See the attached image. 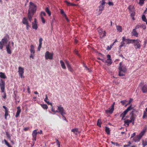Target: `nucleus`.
Returning <instances> with one entry per match:
<instances>
[{
    "instance_id": "nucleus-57",
    "label": "nucleus",
    "mask_w": 147,
    "mask_h": 147,
    "mask_svg": "<svg viewBox=\"0 0 147 147\" xmlns=\"http://www.w3.org/2000/svg\"><path fill=\"white\" fill-rule=\"evenodd\" d=\"M108 4L109 6H113L114 5L113 3L111 2H109L108 3Z\"/></svg>"
},
{
    "instance_id": "nucleus-52",
    "label": "nucleus",
    "mask_w": 147,
    "mask_h": 147,
    "mask_svg": "<svg viewBox=\"0 0 147 147\" xmlns=\"http://www.w3.org/2000/svg\"><path fill=\"white\" fill-rule=\"evenodd\" d=\"M65 3L68 6H69L70 5V3L68 2L67 1H65Z\"/></svg>"
},
{
    "instance_id": "nucleus-7",
    "label": "nucleus",
    "mask_w": 147,
    "mask_h": 147,
    "mask_svg": "<svg viewBox=\"0 0 147 147\" xmlns=\"http://www.w3.org/2000/svg\"><path fill=\"white\" fill-rule=\"evenodd\" d=\"M56 112L57 113H60L61 115L66 114L65 110L61 105L57 106V110L56 111Z\"/></svg>"
},
{
    "instance_id": "nucleus-27",
    "label": "nucleus",
    "mask_w": 147,
    "mask_h": 147,
    "mask_svg": "<svg viewBox=\"0 0 147 147\" xmlns=\"http://www.w3.org/2000/svg\"><path fill=\"white\" fill-rule=\"evenodd\" d=\"M125 125H127L128 127L129 125V123L131 122L129 121V119H126L124 121Z\"/></svg>"
},
{
    "instance_id": "nucleus-41",
    "label": "nucleus",
    "mask_w": 147,
    "mask_h": 147,
    "mask_svg": "<svg viewBox=\"0 0 147 147\" xmlns=\"http://www.w3.org/2000/svg\"><path fill=\"white\" fill-rule=\"evenodd\" d=\"M145 0H139V2L138 3V4L141 6H142L144 3Z\"/></svg>"
},
{
    "instance_id": "nucleus-47",
    "label": "nucleus",
    "mask_w": 147,
    "mask_h": 147,
    "mask_svg": "<svg viewBox=\"0 0 147 147\" xmlns=\"http://www.w3.org/2000/svg\"><path fill=\"white\" fill-rule=\"evenodd\" d=\"M4 141L5 143V144L8 147L10 145L9 144V143L7 142V141L5 140H4Z\"/></svg>"
},
{
    "instance_id": "nucleus-54",
    "label": "nucleus",
    "mask_w": 147,
    "mask_h": 147,
    "mask_svg": "<svg viewBox=\"0 0 147 147\" xmlns=\"http://www.w3.org/2000/svg\"><path fill=\"white\" fill-rule=\"evenodd\" d=\"M127 101V100H122V101H121V103L123 105H124L125 104V102Z\"/></svg>"
},
{
    "instance_id": "nucleus-60",
    "label": "nucleus",
    "mask_w": 147,
    "mask_h": 147,
    "mask_svg": "<svg viewBox=\"0 0 147 147\" xmlns=\"http://www.w3.org/2000/svg\"><path fill=\"white\" fill-rule=\"evenodd\" d=\"M107 57L108 58L107 59V60H109V59H111V55H107Z\"/></svg>"
},
{
    "instance_id": "nucleus-34",
    "label": "nucleus",
    "mask_w": 147,
    "mask_h": 147,
    "mask_svg": "<svg viewBox=\"0 0 147 147\" xmlns=\"http://www.w3.org/2000/svg\"><path fill=\"white\" fill-rule=\"evenodd\" d=\"M116 27L118 31H119L120 32H122V29L121 26H116Z\"/></svg>"
},
{
    "instance_id": "nucleus-3",
    "label": "nucleus",
    "mask_w": 147,
    "mask_h": 147,
    "mask_svg": "<svg viewBox=\"0 0 147 147\" xmlns=\"http://www.w3.org/2000/svg\"><path fill=\"white\" fill-rule=\"evenodd\" d=\"M29 8L28 11L34 14L36 10V5L31 2L29 3Z\"/></svg>"
},
{
    "instance_id": "nucleus-51",
    "label": "nucleus",
    "mask_w": 147,
    "mask_h": 147,
    "mask_svg": "<svg viewBox=\"0 0 147 147\" xmlns=\"http://www.w3.org/2000/svg\"><path fill=\"white\" fill-rule=\"evenodd\" d=\"M30 128V127H24L23 129V130L24 131H27Z\"/></svg>"
},
{
    "instance_id": "nucleus-21",
    "label": "nucleus",
    "mask_w": 147,
    "mask_h": 147,
    "mask_svg": "<svg viewBox=\"0 0 147 147\" xmlns=\"http://www.w3.org/2000/svg\"><path fill=\"white\" fill-rule=\"evenodd\" d=\"M114 108L112 107L111 106L109 108L108 110H106L105 111L107 113H109L110 114H112L114 111Z\"/></svg>"
},
{
    "instance_id": "nucleus-28",
    "label": "nucleus",
    "mask_w": 147,
    "mask_h": 147,
    "mask_svg": "<svg viewBox=\"0 0 147 147\" xmlns=\"http://www.w3.org/2000/svg\"><path fill=\"white\" fill-rule=\"evenodd\" d=\"M145 111H144L143 115L142 116V118L144 119L146 117H147V107L145 109Z\"/></svg>"
},
{
    "instance_id": "nucleus-20",
    "label": "nucleus",
    "mask_w": 147,
    "mask_h": 147,
    "mask_svg": "<svg viewBox=\"0 0 147 147\" xmlns=\"http://www.w3.org/2000/svg\"><path fill=\"white\" fill-rule=\"evenodd\" d=\"M17 111L16 112L15 117L17 118L19 117L21 112V109L20 107L19 106L17 107Z\"/></svg>"
},
{
    "instance_id": "nucleus-12",
    "label": "nucleus",
    "mask_w": 147,
    "mask_h": 147,
    "mask_svg": "<svg viewBox=\"0 0 147 147\" xmlns=\"http://www.w3.org/2000/svg\"><path fill=\"white\" fill-rule=\"evenodd\" d=\"M24 69L21 67H18V72L21 78L23 77V75L24 73Z\"/></svg>"
},
{
    "instance_id": "nucleus-11",
    "label": "nucleus",
    "mask_w": 147,
    "mask_h": 147,
    "mask_svg": "<svg viewBox=\"0 0 147 147\" xmlns=\"http://www.w3.org/2000/svg\"><path fill=\"white\" fill-rule=\"evenodd\" d=\"M37 134V130L35 129L33 131L32 134V136L33 137L32 143L34 144L35 143V142L36 140V136Z\"/></svg>"
},
{
    "instance_id": "nucleus-31",
    "label": "nucleus",
    "mask_w": 147,
    "mask_h": 147,
    "mask_svg": "<svg viewBox=\"0 0 147 147\" xmlns=\"http://www.w3.org/2000/svg\"><path fill=\"white\" fill-rule=\"evenodd\" d=\"M45 10L46 12L48 13L49 16H50L51 15V12L49 9L48 7H46Z\"/></svg>"
},
{
    "instance_id": "nucleus-61",
    "label": "nucleus",
    "mask_w": 147,
    "mask_h": 147,
    "mask_svg": "<svg viewBox=\"0 0 147 147\" xmlns=\"http://www.w3.org/2000/svg\"><path fill=\"white\" fill-rule=\"evenodd\" d=\"M136 135V133H133L131 135V138H132L133 137H134Z\"/></svg>"
},
{
    "instance_id": "nucleus-5",
    "label": "nucleus",
    "mask_w": 147,
    "mask_h": 147,
    "mask_svg": "<svg viewBox=\"0 0 147 147\" xmlns=\"http://www.w3.org/2000/svg\"><path fill=\"white\" fill-rule=\"evenodd\" d=\"M132 43H134V46L136 49H140L141 47V45L139 43L140 41L139 39H132Z\"/></svg>"
},
{
    "instance_id": "nucleus-14",
    "label": "nucleus",
    "mask_w": 147,
    "mask_h": 147,
    "mask_svg": "<svg viewBox=\"0 0 147 147\" xmlns=\"http://www.w3.org/2000/svg\"><path fill=\"white\" fill-rule=\"evenodd\" d=\"M65 62L69 71L71 72H73V69L71 67V65L69 64V61L66 60L65 61Z\"/></svg>"
},
{
    "instance_id": "nucleus-1",
    "label": "nucleus",
    "mask_w": 147,
    "mask_h": 147,
    "mask_svg": "<svg viewBox=\"0 0 147 147\" xmlns=\"http://www.w3.org/2000/svg\"><path fill=\"white\" fill-rule=\"evenodd\" d=\"M122 41L121 42L120 45L119 47V51H121V47H125L126 44H129L130 43H132V39H130L129 38H126L123 36L122 38Z\"/></svg>"
},
{
    "instance_id": "nucleus-6",
    "label": "nucleus",
    "mask_w": 147,
    "mask_h": 147,
    "mask_svg": "<svg viewBox=\"0 0 147 147\" xmlns=\"http://www.w3.org/2000/svg\"><path fill=\"white\" fill-rule=\"evenodd\" d=\"M105 1V0H102V1H100V2L101 3V4L99 7V15H100L102 13V11L104 9L105 5L106 3Z\"/></svg>"
},
{
    "instance_id": "nucleus-19",
    "label": "nucleus",
    "mask_w": 147,
    "mask_h": 147,
    "mask_svg": "<svg viewBox=\"0 0 147 147\" xmlns=\"http://www.w3.org/2000/svg\"><path fill=\"white\" fill-rule=\"evenodd\" d=\"M131 34L132 36H134L136 37H138V33L137 32L135 29H133L132 32L131 33Z\"/></svg>"
},
{
    "instance_id": "nucleus-43",
    "label": "nucleus",
    "mask_w": 147,
    "mask_h": 147,
    "mask_svg": "<svg viewBox=\"0 0 147 147\" xmlns=\"http://www.w3.org/2000/svg\"><path fill=\"white\" fill-rule=\"evenodd\" d=\"M102 34H103V35L101 36H100V37L102 38H103V37H105L106 36V32L105 31H102Z\"/></svg>"
},
{
    "instance_id": "nucleus-44",
    "label": "nucleus",
    "mask_w": 147,
    "mask_h": 147,
    "mask_svg": "<svg viewBox=\"0 0 147 147\" xmlns=\"http://www.w3.org/2000/svg\"><path fill=\"white\" fill-rule=\"evenodd\" d=\"M6 134L7 138L10 140H11V137L10 134H9L8 132H6Z\"/></svg>"
},
{
    "instance_id": "nucleus-15",
    "label": "nucleus",
    "mask_w": 147,
    "mask_h": 147,
    "mask_svg": "<svg viewBox=\"0 0 147 147\" xmlns=\"http://www.w3.org/2000/svg\"><path fill=\"white\" fill-rule=\"evenodd\" d=\"M3 107L5 109V119H7V117L8 115V109L5 106H3Z\"/></svg>"
},
{
    "instance_id": "nucleus-30",
    "label": "nucleus",
    "mask_w": 147,
    "mask_h": 147,
    "mask_svg": "<svg viewBox=\"0 0 147 147\" xmlns=\"http://www.w3.org/2000/svg\"><path fill=\"white\" fill-rule=\"evenodd\" d=\"M0 77L2 78L5 79L6 78V76L4 73L0 72Z\"/></svg>"
},
{
    "instance_id": "nucleus-17",
    "label": "nucleus",
    "mask_w": 147,
    "mask_h": 147,
    "mask_svg": "<svg viewBox=\"0 0 147 147\" xmlns=\"http://www.w3.org/2000/svg\"><path fill=\"white\" fill-rule=\"evenodd\" d=\"M43 40V39L42 38H40L39 40V44L38 46V51H40V49L42 47V41Z\"/></svg>"
},
{
    "instance_id": "nucleus-32",
    "label": "nucleus",
    "mask_w": 147,
    "mask_h": 147,
    "mask_svg": "<svg viewBox=\"0 0 147 147\" xmlns=\"http://www.w3.org/2000/svg\"><path fill=\"white\" fill-rule=\"evenodd\" d=\"M132 104L129 106L127 109L125 111L127 113L129 111L132 110L133 109V107H132Z\"/></svg>"
},
{
    "instance_id": "nucleus-26",
    "label": "nucleus",
    "mask_w": 147,
    "mask_h": 147,
    "mask_svg": "<svg viewBox=\"0 0 147 147\" xmlns=\"http://www.w3.org/2000/svg\"><path fill=\"white\" fill-rule=\"evenodd\" d=\"M127 113L125 111H124V112L120 115V117H122V119H123V118L125 117V116Z\"/></svg>"
},
{
    "instance_id": "nucleus-59",
    "label": "nucleus",
    "mask_w": 147,
    "mask_h": 147,
    "mask_svg": "<svg viewBox=\"0 0 147 147\" xmlns=\"http://www.w3.org/2000/svg\"><path fill=\"white\" fill-rule=\"evenodd\" d=\"M74 53L76 54L77 55H78L79 56V55L78 54V51L76 49H75L74 51Z\"/></svg>"
},
{
    "instance_id": "nucleus-36",
    "label": "nucleus",
    "mask_w": 147,
    "mask_h": 147,
    "mask_svg": "<svg viewBox=\"0 0 147 147\" xmlns=\"http://www.w3.org/2000/svg\"><path fill=\"white\" fill-rule=\"evenodd\" d=\"M102 123L101 119H98V120L97 125L99 127H101V124Z\"/></svg>"
},
{
    "instance_id": "nucleus-64",
    "label": "nucleus",
    "mask_w": 147,
    "mask_h": 147,
    "mask_svg": "<svg viewBox=\"0 0 147 147\" xmlns=\"http://www.w3.org/2000/svg\"><path fill=\"white\" fill-rule=\"evenodd\" d=\"M134 111H132V112L130 113V115L131 116H134Z\"/></svg>"
},
{
    "instance_id": "nucleus-53",
    "label": "nucleus",
    "mask_w": 147,
    "mask_h": 147,
    "mask_svg": "<svg viewBox=\"0 0 147 147\" xmlns=\"http://www.w3.org/2000/svg\"><path fill=\"white\" fill-rule=\"evenodd\" d=\"M41 18L42 22L44 24L45 23V21L44 18L43 17V16H41Z\"/></svg>"
},
{
    "instance_id": "nucleus-56",
    "label": "nucleus",
    "mask_w": 147,
    "mask_h": 147,
    "mask_svg": "<svg viewBox=\"0 0 147 147\" xmlns=\"http://www.w3.org/2000/svg\"><path fill=\"white\" fill-rule=\"evenodd\" d=\"M144 47L145 48L146 46V44L147 43V41L146 40H145L144 42Z\"/></svg>"
},
{
    "instance_id": "nucleus-39",
    "label": "nucleus",
    "mask_w": 147,
    "mask_h": 147,
    "mask_svg": "<svg viewBox=\"0 0 147 147\" xmlns=\"http://www.w3.org/2000/svg\"><path fill=\"white\" fill-rule=\"evenodd\" d=\"M78 129L77 128H75L73 129H72L71 130V131L73 132H74V134H76V132H78Z\"/></svg>"
},
{
    "instance_id": "nucleus-24",
    "label": "nucleus",
    "mask_w": 147,
    "mask_h": 147,
    "mask_svg": "<svg viewBox=\"0 0 147 147\" xmlns=\"http://www.w3.org/2000/svg\"><path fill=\"white\" fill-rule=\"evenodd\" d=\"M142 90L143 93H144L147 92V84H146L142 87Z\"/></svg>"
},
{
    "instance_id": "nucleus-49",
    "label": "nucleus",
    "mask_w": 147,
    "mask_h": 147,
    "mask_svg": "<svg viewBox=\"0 0 147 147\" xmlns=\"http://www.w3.org/2000/svg\"><path fill=\"white\" fill-rule=\"evenodd\" d=\"M46 15V14L45 12L42 11L40 13V16H45Z\"/></svg>"
},
{
    "instance_id": "nucleus-2",
    "label": "nucleus",
    "mask_w": 147,
    "mask_h": 147,
    "mask_svg": "<svg viewBox=\"0 0 147 147\" xmlns=\"http://www.w3.org/2000/svg\"><path fill=\"white\" fill-rule=\"evenodd\" d=\"M9 38V35L7 34H6L4 38L0 41V49H2L4 45L7 44Z\"/></svg>"
},
{
    "instance_id": "nucleus-16",
    "label": "nucleus",
    "mask_w": 147,
    "mask_h": 147,
    "mask_svg": "<svg viewBox=\"0 0 147 147\" xmlns=\"http://www.w3.org/2000/svg\"><path fill=\"white\" fill-rule=\"evenodd\" d=\"M147 129V127H145L143 129L142 131L140 134L138 135V136L141 138L145 134L146 130Z\"/></svg>"
},
{
    "instance_id": "nucleus-37",
    "label": "nucleus",
    "mask_w": 147,
    "mask_h": 147,
    "mask_svg": "<svg viewBox=\"0 0 147 147\" xmlns=\"http://www.w3.org/2000/svg\"><path fill=\"white\" fill-rule=\"evenodd\" d=\"M136 119V117L134 116H131V117L130 118V120L129 121L131 122H132V121H134Z\"/></svg>"
},
{
    "instance_id": "nucleus-18",
    "label": "nucleus",
    "mask_w": 147,
    "mask_h": 147,
    "mask_svg": "<svg viewBox=\"0 0 147 147\" xmlns=\"http://www.w3.org/2000/svg\"><path fill=\"white\" fill-rule=\"evenodd\" d=\"M34 14V13H31L28 11V20L30 22H31V21L32 18Z\"/></svg>"
},
{
    "instance_id": "nucleus-45",
    "label": "nucleus",
    "mask_w": 147,
    "mask_h": 147,
    "mask_svg": "<svg viewBox=\"0 0 147 147\" xmlns=\"http://www.w3.org/2000/svg\"><path fill=\"white\" fill-rule=\"evenodd\" d=\"M142 144L144 147L147 145V141L146 140L144 141L143 140Z\"/></svg>"
},
{
    "instance_id": "nucleus-22",
    "label": "nucleus",
    "mask_w": 147,
    "mask_h": 147,
    "mask_svg": "<svg viewBox=\"0 0 147 147\" xmlns=\"http://www.w3.org/2000/svg\"><path fill=\"white\" fill-rule=\"evenodd\" d=\"M11 47L10 46V45L8 44L6 46V49H7V53L9 54H11Z\"/></svg>"
},
{
    "instance_id": "nucleus-48",
    "label": "nucleus",
    "mask_w": 147,
    "mask_h": 147,
    "mask_svg": "<svg viewBox=\"0 0 147 147\" xmlns=\"http://www.w3.org/2000/svg\"><path fill=\"white\" fill-rule=\"evenodd\" d=\"M111 143L114 145H116L117 146H119V144L117 142H114L112 141L111 142Z\"/></svg>"
},
{
    "instance_id": "nucleus-55",
    "label": "nucleus",
    "mask_w": 147,
    "mask_h": 147,
    "mask_svg": "<svg viewBox=\"0 0 147 147\" xmlns=\"http://www.w3.org/2000/svg\"><path fill=\"white\" fill-rule=\"evenodd\" d=\"M26 29L27 30H29V28L30 27V25L28 23L26 24Z\"/></svg>"
},
{
    "instance_id": "nucleus-40",
    "label": "nucleus",
    "mask_w": 147,
    "mask_h": 147,
    "mask_svg": "<svg viewBox=\"0 0 147 147\" xmlns=\"http://www.w3.org/2000/svg\"><path fill=\"white\" fill-rule=\"evenodd\" d=\"M41 105L42 107L44 109H47L48 108L47 105L46 104H41Z\"/></svg>"
},
{
    "instance_id": "nucleus-25",
    "label": "nucleus",
    "mask_w": 147,
    "mask_h": 147,
    "mask_svg": "<svg viewBox=\"0 0 147 147\" xmlns=\"http://www.w3.org/2000/svg\"><path fill=\"white\" fill-rule=\"evenodd\" d=\"M60 63L62 68L64 69H66V67L65 64L64 62L62 60H61L60 61Z\"/></svg>"
},
{
    "instance_id": "nucleus-8",
    "label": "nucleus",
    "mask_w": 147,
    "mask_h": 147,
    "mask_svg": "<svg viewBox=\"0 0 147 147\" xmlns=\"http://www.w3.org/2000/svg\"><path fill=\"white\" fill-rule=\"evenodd\" d=\"M30 57L32 58V59H34V56L35 51L34 50V47L33 45H32L30 46Z\"/></svg>"
},
{
    "instance_id": "nucleus-50",
    "label": "nucleus",
    "mask_w": 147,
    "mask_h": 147,
    "mask_svg": "<svg viewBox=\"0 0 147 147\" xmlns=\"http://www.w3.org/2000/svg\"><path fill=\"white\" fill-rule=\"evenodd\" d=\"M133 99L132 98H130L129 99V100L128 102L126 105V106L130 104V103L133 101Z\"/></svg>"
},
{
    "instance_id": "nucleus-9",
    "label": "nucleus",
    "mask_w": 147,
    "mask_h": 147,
    "mask_svg": "<svg viewBox=\"0 0 147 147\" xmlns=\"http://www.w3.org/2000/svg\"><path fill=\"white\" fill-rule=\"evenodd\" d=\"M122 63L120 62L119 63V67L118 69L119 71H122L123 73H125L127 71L126 68V67L125 65H122Z\"/></svg>"
},
{
    "instance_id": "nucleus-63",
    "label": "nucleus",
    "mask_w": 147,
    "mask_h": 147,
    "mask_svg": "<svg viewBox=\"0 0 147 147\" xmlns=\"http://www.w3.org/2000/svg\"><path fill=\"white\" fill-rule=\"evenodd\" d=\"M48 99V97H47V94H46L45 95V98L44 100L46 102H47V100Z\"/></svg>"
},
{
    "instance_id": "nucleus-33",
    "label": "nucleus",
    "mask_w": 147,
    "mask_h": 147,
    "mask_svg": "<svg viewBox=\"0 0 147 147\" xmlns=\"http://www.w3.org/2000/svg\"><path fill=\"white\" fill-rule=\"evenodd\" d=\"M105 131L108 134H109L110 133V131L109 128L107 126L105 127Z\"/></svg>"
},
{
    "instance_id": "nucleus-42",
    "label": "nucleus",
    "mask_w": 147,
    "mask_h": 147,
    "mask_svg": "<svg viewBox=\"0 0 147 147\" xmlns=\"http://www.w3.org/2000/svg\"><path fill=\"white\" fill-rule=\"evenodd\" d=\"M123 73L122 71H119V76H125L124 73Z\"/></svg>"
},
{
    "instance_id": "nucleus-46",
    "label": "nucleus",
    "mask_w": 147,
    "mask_h": 147,
    "mask_svg": "<svg viewBox=\"0 0 147 147\" xmlns=\"http://www.w3.org/2000/svg\"><path fill=\"white\" fill-rule=\"evenodd\" d=\"M55 140H56V143L57 145L58 146V147H60V144L59 140L57 139H56Z\"/></svg>"
},
{
    "instance_id": "nucleus-4",
    "label": "nucleus",
    "mask_w": 147,
    "mask_h": 147,
    "mask_svg": "<svg viewBox=\"0 0 147 147\" xmlns=\"http://www.w3.org/2000/svg\"><path fill=\"white\" fill-rule=\"evenodd\" d=\"M5 81L2 79H1L0 80V87L1 92H4V96H2L3 98H5L6 96V93L5 92Z\"/></svg>"
},
{
    "instance_id": "nucleus-13",
    "label": "nucleus",
    "mask_w": 147,
    "mask_h": 147,
    "mask_svg": "<svg viewBox=\"0 0 147 147\" xmlns=\"http://www.w3.org/2000/svg\"><path fill=\"white\" fill-rule=\"evenodd\" d=\"M32 28L33 29L37 30L38 28V26L37 23V20L36 18H35L34 19V22L32 23Z\"/></svg>"
},
{
    "instance_id": "nucleus-62",
    "label": "nucleus",
    "mask_w": 147,
    "mask_h": 147,
    "mask_svg": "<svg viewBox=\"0 0 147 147\" xmlns=\"http://www.w3.org/2000/svg\"><path fill=\"white\" fill-rule=\"evenodd\" d=\"M48 105H50L51 106H52V104L49 101H47L46 102Z\"/></svg>"
},
{
    "instance_id": "nucleus-38",
    "label": "nucleus",
    "mask_w": 147,
    "mask_h": 147,
    "mask_svg": "<svg viewBox=\"0 0 147 147\" xmlns=\"http://www.w3.org/2000/svg\"><path fill=\"white\" fill-rule=\"evenodd\" d=\"M142 19L143 21L146 22V24H147V19L144 15H143L142 16Z\"/></svg>"
},
{
    "instance_id": "nucleus-58",
    "label": "nucleus",
    "mask_w": 147,
    "mask_h": 147,
    "mask_svg": "<svg viewBox=\"0 0 147 147\" xmlns=\"http://www.w3.org/2000/svg\"><path fill=\"white\" fill-rule=\"evenodd\" d=\"M141 26L140 25H137L136 26L134 29H135V30H136L137 29L139 28Z\"/></svg>"
},
{
    "instance_id": "nucleus-10",
    "label": "nucleus",
    "mask_w": 147,
    "mask_h": 147,
    "mask_svg": "<svg viewBox=\"0 0 147 147\" xmlns=\"http://www.w3.org/2000/svg\"><path fill=\"white\" fill-rule=\"evenodd\" d=\"M45 57L46 59H52L53 58V54L48 51H46L45 53Z\"/></svg>"
},
{
    "instance_id": "nucleus-35",
    "label": "nucleus",
    "mask_w": 147,
    "mask_h": 147,
    "mask_svg": "<svg viewBox=\"0 0 147 147\" xmlns=\"http://www.w3.org/2000/svg\"><path fill=\"white\" fill-rule=\"evenodd\" d=\"M105 62L107 63L108 65H110L112 63L111 59L107 60L105 61Z\"/></svg>"
},
{
    "instance_id": "nucleus-23",
    "label": "nucleus",
    "mask_w": 147,
    "mask_h": 147,
    "mask_svg": "<svg viewBox=\"0 0 147 147\" xmlns=\"http://www.w3.org/2000/svg\"><path fill=\"white\" fill-rule=\"evenodd\" d=\"M141 138L138 136L134 137L133 139V140L135 142H138L140 141Z\"/></svg>"
},
{
    "instance_id": "nucleus-29",
    "label": "nucleus",
    "mask_w": 147,
    "mask_h": 147,
    "mask_svg": "<svg viewBox=\"0 0 147 147\" xmlns=\"http://www.w3.org/2000/svg\"><path fill=\"white\" fill-rule=\"evenodd\" d=\"M22 22L23 24L25 25L28 23L27 20L25 17H24L23 18L22 20Z\"/></svg>"
}]
</instances>
